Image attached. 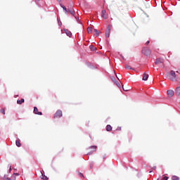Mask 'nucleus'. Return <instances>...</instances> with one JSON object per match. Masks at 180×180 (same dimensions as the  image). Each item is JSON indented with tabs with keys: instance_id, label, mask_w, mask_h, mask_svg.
Instances as JSON below:
<instances>
[{
	"instance_id": "obj_25",
	"label": "nucleus",
	"mask_w": 180,
	"mask_h": 180,
	"mask_svg": "<svg viewBox=\"0 0 180 180\" xmlns=\"http://www.w3.org/2000/svg\"><path fill=\"white\" fill-rule=\"evenodd\" d=\"M90 49H91V50H95V47H94V46H92V45H91L90 46Z\"/></svg>"
},
{
	"instance_id": "obj_11",
	"label": "nucleus",
	"mask_w": 180,
	"mask_h": 180,
	"mask_svg": "<svg viewBox=\"0 0 180 180\" xmlns=\"http://www.w3.org/2000/svg\"><path fill=\"white\" fill-rule=\"evenodd\" d=\"M175 94H176V95H177V96H179V95H180V86L176 87V91H175Z\"/></svg>"
},
{
	"instance_id": "obj_1",
	"label": "nucleus",
	"mask_w": 180,
	"mask_h": 180,
	"mask_svg": "<svg viewBox=\"0 0 180 180\" xmlns=\"http://www.w3.org/2000/svg\"><path fill=\"white\" fill-rule=\"evenodd\" d=\"M167 78L170 79V81L175 82L176 81V73H175V71L171 70L170 72H167Z\"/></svg>"
},
{
	"instance_id": "obj_22",
	"label": "nucleus",
	"mask_w": 180,
	"mask_h": 180,
	"mask_svg": "<svg viewBox=\"0 0 180 180\" xmlns=\"http://www.w3.org/2000/svg\"><path fill=\"white\" fill-rule=\"evenodd\" d=\"M125 68H126L127 70H131V67H130L129 65H125Z\"/></svg>"
},
{
	"instance_id": "obj_10",
	"label": "nucleus",
	"mask_w": 180,
	"mask_h": 180,
	"mask_svg": "<svg viewBox=\"0 0 180 180\" xmlns=\"http://www.w3.org/2000/svg\"><path fill=\"white\" fill-rule=\"evenodd\" d=\"M68 12L72 15V16H75V11H74V9L72 8H69Z\"/></svg>"
},
{
	"instance_id": "obj_5",
	"label": "nucleus",
	"mask_w": 180,
	"mask_h": 180,
	"mask_svg": "<svg viewBox=\"0 0 180 180\" xmlns=\"http://www.w3.org/2000/svg\"><path fill=\"white\" fill-rule=\"evenodd\" d=\"M34 113L35 115H39V116H41V115H43L41 112H39V109L37 108V107H34Z\"/></svg>"
},
{
	"instance_id": "obj_20",
	"label": "nucleus",
	"mask_w": 180,
	"mask_h": 180,
	"mask_svg": "<svg viewBox=\"0 0 180 180\" xmlns=\"http://www.w3.org/2000/svg\"><path fill=\"white\" fill-rule=\"evenodd\" d=\"M94 33H96V36H99V31H98V30L94 29Z\"/></svg>"
},
{
	"instance_id": "obj_27",
	"label": "nucleus",
	"mask_w": 180,
	"mask_h": 180,
	"mask_svg": "<svg viewBox=\"0 0 180 180\" xmlns=\"http://www.w3.org/2000/svg\"><path fill=\"white\" fill-rule=\"evenodd\" d=\"M146 46H148L150 44V41H146Z\"/></svg>"
},
{
	"instance_id": "obj_26",
	"label": "nucleus",
	"mask_w": 180,
	"mask_h": 180,
	"mask_svg": "<svg viewBox=\"0 0 180 180\" xmlns=\"http://www.w3.org/2000/svg\"><path fill=\"white\" fill-rule=\"evenodd\" d=\"M116 85L118 86V88H121L120 83L117 82V83H116Z\"/></svg>"
},
{
	"instance_id": "obj_12",
	"label": "nucleus",
	"mask_w": 180,
	"mask_h": 180,
	"mask_svg": "<svg viewBox=\"0 0 180 180\" xmlns=\"http://www.w3.org/2000/svg\"><path fill=\"white\" fill-rule=\"evenodd\" d=\"M65 33L67 34V36H68V37H71L72 34L68 30H65Z\"/></svg>"
},
{
	"instance_id": "obj_32",
	"label": "nucleus",
	"mask_w": 180,
	"mask_h": 180,
	"mask_svg": "<svg viewBox=\"0 0 180 180\" xmlns=\"http://www.w3.org/2000/svg\"><path fill=\"white\" fill-rule=\"evenodd\" d=\"M7 180H11V179H7Z\"/></svg>"
},
{
	"instance_id": "obj_18",
	"label": "nucleus",
	"mask_w": 180,
	"mask_h": 180,
	"mask_svg": "<svg viewBox=\"0 0 180 180\" xmlns=\"http://www.w3.org/2000/svg\"><path fill=\"white\" fill-rule=\"evenodd\" d=\"M88 33H92V27H89L87 28Z\"/></svg>"
},
{
	"instance_id": "obj_2",
	"label": "nucleus",
	"mask_w": 180,
	"mask_h": 180,
	"mask_svg": "<svg viewBox=\"0 0 180 180\" xmlns=\"http://www.w3.org/2000/svg\"><path fill=\"white\" fill-rule=\"evenodd\" d=\"M142 54H144V56H150V54H151V50L147 47L143 48Z\"/></svg>"
},
{
	"instance_id": "obj_19",
	"label": "nucleus",
	"mask_w": 180,
	"mask_h": 180,
	"mask_svg": "<svg viewBox=\"0 0 180 180\" xmlns=\"http://www.w3.org/2000/svg\"><path fill=\"white\" fill-rule=\"evenodd\" d=\"M172 180H179V177H178L176 176H172Z\"/></svg>"
},
{
	"instance_id": "obj_31",
	"label": "nucleus",
	"mask_w": 180,
	"mask_h": 180,
	"mask_svg": "<svg viewBox=\"0 0 180 180\" xmlns=\"http://www.w3.org/2000/svg\"><path fill=\"white\" fill-rule=\"evenodd\" d=\"M12 170V169L11 168H10V171H11Z\"/></svg>"
},
{
	"instance_id": "obj_24",
	"label": "nucleus",
	"mask_w": 180,
	"mask_h": 180,
	"mask_svg": "<svg viewBox=\"0 0 180 180\" xmlns=\"http://www.w3.org/2000/svg\"><path fill=\"white\" fill-rule=\"evenodd\" d=\"M0 112L3 113V115H5V108H2Z\"/></svg>"
},
{
	"instance_id": "obj_6",
	"label": "nucleus",
	"mask_w": 180,
	"mask_h": 180,
	"mask_svg": "<svg viewBox=\"0 0 180 180\" xmlns=\"http://www.w3.org/2000/svg\"><path fill=\"white\" fill-rule=\"evenodd\" d=\"M101 16L103 18V19H108V13H106V10L102 11Z\"/></svg>"
},
{
	"instance_id": "obj_7",
	"label": "nucleus",
	"mask_w": 180,
	"mask_h": 180,
	"mask_svg": "<svg viewBox=\"0 0 180 180\" xmlns=\"http://www.w3.org/2000/svg\"><path fill=\"white\" fill-rule=\"evenodd\" d=\"M167 95H169V96H174V95H175V91H174V90H168Z\"/></svg>"
},
{
	"instance_id": "obj_29",
	"label": "nucleus",
	"mask_w": 180,
	"mask_h": 180,
	"mask_svg": "<svg viewBox=\"0 0 180 180\" xmlns=\"http://www.w3.org/2000/svg\"><path fill=\"white\" fill-rule=\"evenodd\" d=\"M122 89H123V91H127V89H124V87H123V86H122Z\"/></svg>"
},
{
	"instance_id": "obj_23",
	"label": "nucleus",
	"mask_w": 180,
	"mask_h": 180,
	"mask_svg": "<svg viewBox=\"0 0 180 180\" xmlns=\"http://www.w3.org/2000/svg\"><path fill=\"white\" fill-rule=\"evenodd\" d=\"M78 175H79V176H80L81 178H84V174H83L82 173H81V172H79V173H78Z\"/></svg>"
},
{
	"instance_id": "obj_21",
	"label": "nucleus",
	"mask_w": 180,
	"mask_h": 180,
	"mask_svg": "<svg viewBox=\"0 0 180 180\" xmlns=\"http://www.w3.org/2000/svg\"><path fill=\"white\" fill-rule=\"evenodd\" d=\"M90 148H92L94 150L93 151H96L97 146H92L90 147Z\"/></svg>"
},
{
	"instance_id": "obj_4",
	"label": "nucleus",
	"mask_w": 180,
	"mask_h": 180,
	"mask_svg": "<svg viewBox=\"0 0 180 180\" xmlns=\"http://www.w3.org/2000/svg\"><path fill=\"white\" fill-rule=\"evenodd\" d=\"M155 64L156 65H158L159 64H164V59L159 58L158 59H156V61L155 62Z\"/></svg>"
},
{
	"instance_id": "obj_14",
	"label": "nucleus",
	"mask_w": 180,
	"mask_h": 180,
	"mask_svg": "<svg viewBox=\"0 0 180 180\" xmlns=\"http://www.w3.org/2000/svg\"><path fill=\"white\" fill-rule=\"evenodd\" d=\"M106 130L107 131H112V126H110V124H108L106 126Z\"/></svg>"
},
{
	"instance_id": "obj_28",
	"label": "nucleus",
	"mask_w": 180,
	"mask_h": 180,
	"mask_svg": "<svg viewBox=\"0 0 180 180\" xmlns=\"http://www.w3.org/2000/svg\"><path fill=\"white\" fill-rule=\"evenodd\" d=\"M122 89H123V91H127V89H124V87H123V86H122Z\"/></svg>"
},
{
	"instance_id": "obj_9",
	"label": "nucleus",
	"mask_w": 180,
	"mask_h": 180,
	"mask_svg": "<svg viewBox=\"0 0 180 180\" xmlns=\"http://www.w3.org/2000/svg\"><path fill=\"white\" fill-rule=\"evenodd\" d=\"M108 31L105 34L106 37H110V25L108 27Z\"/></svg>"
},
{
	"instance_id": "obj_17",
	"label": "nucleus",
	"mask_w": 180,
	"mask_h": 180,
	"mask_svg": "<svg viewBox=\"0 0 180 180\" xmlns=\"http://www.w3.org/2000/svg\"><path fill=\"white\" fill-rule=\"evenodd\" d=\"M41 179H44V180H49V177L42 174V175H41Z\"/></svg>"
},
{
	"instance_id": "obj_30",
	"label": "nucleus",
	"mask_w": 180,
	"mask_h": 180,
	"mask_svg": "<svg viewBox=\"0 0 180 180\" xmlns=\"http://www.w3.org/2000/svg\"><path fill=\"white\" fill-rule=\"evenodd\" d=\"M58 1V2H61V0H57Z\"/></svg>"
},
{
	"instance_id": "obj_8",
	"label": "nucleus",
	"mask_w": 180,
	"mask_h": 180,
	"mask_svg": "<svg viewBox=\"0 0 180 180\" xmlns=\"http://www.w3.org/2000/svg\"><path fill=\"white\" fill-rule=\"evenodd\" d=\"M142 79L143 81H147L148 79V74L146 72L143 73Z\"/></svg>"
},
{
	"instance_id": "obj_13",
	"label": "nucleus",
	"mask_w": 180,
	"mask_h": 180,
	"mask_svg": "<svg viewBox=\"0 0 180 180\" xmlns=\"http://www.w3.org/2000/svg\"><path fill=\"white\" fill-rule=\"evenodd\" d=\"M25 103V99L24 98H22L21 100H18L17 101L18 105H22V103Z\"/></svg>"
},
{
	"instance_id": "obj_16",
	"label": "nucleus",
	"mask_w": 180,
	"mask_h": 180,
	"mask_svg": "<svg viewBox=\"0 0 180 180\" xmlns=\"http://www.w3.org/2000/svg\"><path fill=\"white\" fill-rule=\"evenodd\" d=\"M61 8H63V9L65 10V13H68V11H67V8L65 7V6L60 4Z\"/></svg>"
},
{
	"instance_id": "obj_15",
	"label": "nucleus",
	"mask_w": 180,
	"mask_h": 180,
	"mask_svg": "<svg viewBox=\"0 0 180 180\" xmlns=\"http://www.w3.org/2000/svg\"><path fill=\"white\" fill-rule=\"evenodd\" d=\"M15 145L17 146V147H20V139H18L15 141Z\"/></svg>"
},
{
	"instance_id": "obj_3",
	"label": "nucleus",
	"mask_w": 180,
	"mask_h": 180,
	"mask_svg": "<svg viewBox=\"0 0 180 180\" xmlns=\"http://www.w3.org/2000/svg\"><path fill=\"white\" fill-rule=\"evenodd\" d=\"M63 117V111L61 110H58L55 115H53L54 119H58Z\"/></svg>"
}]
</instances>
